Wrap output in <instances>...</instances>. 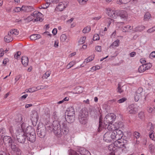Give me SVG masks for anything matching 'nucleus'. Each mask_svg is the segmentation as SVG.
Here are the masks:
<instances>
[{
    "label": "nucleus",
    "mask_w": 155,
    "mask_h": 155,
    "mask_svg": "<svg viewBox=\"0 0 155 155\" xmlns=\"http://www.w3.org/2000/svg\"><path fill=\"white\" fill-rule=\"evenodd\" d=\"M52 33L54 35H55L57 33V30L56 28H54L52 31Z\"/></svg>",
    "instance_id": "obj_61"
},
{
    "label": "nucleus",
    "mask_w": 155,
    "mask_h": 155,
    "mask_svg": "<svg viewBox=\"0 0 155 155\" xmlns=\"http://www.w3.org/2000/svg\"><path fill=\"white\" fill-rule=\"evenodd\" d=\"M145 29V27L143 26H138L136 27L134 30L135 32L141 31Z\"/></svg>",
    "instance_id": "obj_30"
},
{
    "label": "nucleus",
    "mask_w": 155,
    "mask_h": 155,
    "mask_svg": "<svg viewBox=\"0 0 155 155\" xmlns=\"http://www.w3.org/2000/svg\"><path fill=\"white\" fill-rule=\"evenodd\" d=\"M34 15V18H35L34 19L33 22L37 21H39L40 22H42L43 19L40 16H38V15Z\"/></svg>",
    "instance_id": "obj_28"
},
{
    "label": "nucleus",
    "mask_w": 155,
    "mask_h": 155,
    "mask_svg": "<svg viewBox=\"0 0 155 155\" xmlns=\"http://www.w3.org/2000/svg\"><path fill=\"white\" fill-rule=\"evenodd\" d=\"M63 119L64 120H65L66 121H65L63 122H65L67 124L66 122H68V123H71L74 122L75 119V115H71L70 116L67 115V118L65 116L63 117ZM63 122L61 121V123ZM67 125V124H66Z\"/></svg>",
    "instance_id": "obj_12"
},
{
    "label": "nucleus",
    "mask_w": 155,
    "mask_h": 155,
    "mask_svg": "<svg viewBox=\"0 0 155 155\" xmlns=\"http://www.w3.org/2000/svg\"><path fill=\"white\" fill-rule=\"evenodd\" d=\"M128 0H117V4L120 5L121 4H126L128 2Z\"/></svg>",
    "instance_id": "obj_35"
},
{
    "label": "nucleus",
    "mask_w": 155,
    "mask_h": 155,
    "mask_svg": "<svg viewBox=\"0 0 155 155\" xmlns=\"http://www.w3.org/2000/svg\"><path fill=\"white\" fill-rule=\"evenodd\" d=\"M119 40L117 39L114 42L112 43L111 45L110 46V48H114V47H117L119 46Z\"/></svg>",
    "instance_id": "obj_29"
},
{
    "label": "nucleus",
    "mask_w": 155,
    "mask_h": 155,
    "mask_svg": "<svg viewBox=\"0 0 155 155\" xmlns=\"http://www.w3.org/2000/svg\"><path fill=\"white\" fill-rule=\"evenodd\" d=\"M22 119H23L22 116H21V115H20L19 116V117L18 118V122H20L22 123Z\"/></svg>",
    "instance_id": "obj_58"
},
{
    "label": "nucleus",
    "mask_w": 155,
    "mask_h": 155,
    "mask_svg": "<svg viewBox=\"0 0 155 155\" xmlns=\"http://www.w3.org/2000/svg\"><path fill=\"white\" fill-rule=\"evenodd\" d=\"M3 140V143H4L5 145L7 143L10 144L9 145H11L12 144H14V141L12 139V137L9 136H4Z\"/></svg>",
    "instance_id": "obj_11"
},
{
    "label": "nucleus",
    "mask_w": 155,
    "mask_h": 155,
    "mask_svg": "<svg viewBox=\"0 0 155 155\" xmlns=\"http://www.w3.org/2000/svg\"><path fill=\"white\" fill-rule=\"evenodd\" d=\"M145 66L146 65H144L143 64L140 66L139 67L138 69L139 72L140 73H142L144 72L146 70V69L145 68Z\"/></svg>",
    "instance_id": "obj_33"
},
{
    "label": "nucleus",
    "mask_w": 155,
    "mask_h": 155,
    "mask_svg": "<svg viewBox=\"0 0 155 155\" xmlns=\"http://www.w3.org/2000/svg\"><path fill=\"white\" fill-rule=\"evenodd\" d=\"M96 50L98 52H101V47L100 46H97L96 47Z\"/></svg>",
    "instance_id": "obj_57"
},
{
    "label": "nucleus",
    "mask_w": 155,
    "mask_h": 155,
    "mask_svg": "<svg viewBox=\"0 0 155 155\" xmlns=\"http://www.w3.org/2000/svg\"><path fill=\"white\" fill-rule=\"evenodd\" d=\"M16 138L18 141L21 143H24L27 140L26 136L25 133L21 132L16 134Z\"/></svg>",
    "instance_id": "obj_7"
},
{
    "label": "nucleus",
    "mask_w": 155,
    "mask_h": 155,
    "mask_svg": "<svg viewBox=\"0 0 155 155\" xmlns=\"http://www.w3.org/2000/svg\"><path fill=\"white\" fill-rule=\"evenodd\" d=\"M25 124L24 123H22V124H21V128L22 131L21 132L23 133H25Z\"/></svg>",
    "instance_id": "obj_48"
},
{
    "label": "nucleus",
    "mask_w": 155,
    "mask_h": 155,
    "mask_svg": "<svg viewBox=\"0 0 155 155\" xmlns=\"http://www.w3.org/2000/svg\"><path fill=\"white\" fill-rule=\"evenodd\" d=\"M150 57H152L153 58H155V51L152 52L150 54Z\"/></svg>",
    "instance_id": "obj_60"
},
{
    "label": "nucleus",
    "mask_w": 155,
    "mask_h": 155,
    "mask_svg": "<svg viewBox=\"0 0 155 155\" xmlns=\"http://www.w3.org/2000/svg\"><path fill=\"white\" fill-rule=\"evenodd\" d=\"M27 140L31 143H34L36 140L35 133L26 135Z\"/></svg>",
    "instance_id": "obj_14"
},
{
    "label": "nucleus",
    "mask_w": 155,
    "mask_h": 155,
    "mask_svg": "<svg viewBox=\"0 0 155 155\" xmlns=\"http://www.w3.org/2000/svg\"><path fill=\"white\" fill-rule=\"evenodd\" d=\"M108 147V150L110 152L109 153L110 155H115L117 148L115 147L114 143L109 145Z\"/></svg>",
    "instance_id": "obj_13"
},
{
    "label": "nucleus",
    "mask_w": 155,
    "mask_h": 155,
    "mask_svg": "<svg viewBox=\"0 0 155 155\" xmlns=\"http://www.w3.org/2000/svg\"><path fill=\"white\" fill-rule=\"evenodd\" d=\"M88 112L86 108H82L78 114V119L79 122L83 125H86L88 121Z\"/></svg>",
    "instance_id": "obj_3"
},
{
    "label": "nucleus",
    "mask_w": 155,
    "mask_h": 155,
    "mask_svg": "<svg viewBox=\"0 0 155 155\" xmlns=\"http://www.w3.org/2000/svg\"><path fill=\"white\" fill-rule=\"evenodd\" d=\"M117 141H115L114 143V144L115 147L118 148H122L124 147L123 142H122V139L119 140H117Z\"/></svg>",
    "instance_id": "obj_19"
},
{
    "label": "nucleus",
    "mask_w": 155,
    "mask_h": 155,
    "mask_svg": "<svg viewBox=\"0 0 155 155\" xmlns=\"http://www.w3.org/2000/svg\"><path fill=\"white\" fill-rule=\"evenodd\" d=\"M78 151L81 155H86V154L88 155H91L89 151L87 150L85 148L83 147H80L78 149Z\"/></svg>",
    "instance_id": "obj_21"
},
{
    "label": "nucleus",
    "mask_w": 155,
    "mask_h": 155,
    "mask_svg": "<svg viewBox=\"0 0 155 155\" xmlns=\"http://www.w3.org/2000/svg\"><path fill=\"white\" fill-rule=\"evenodd\" d=\"M34 15L32 13L31 15L29 16L27 18H26V20L29 21H33L34 20Z\"/></svg>",
    "instance_id": "obj_43"
},
{
    "label": "nucleus",
    "mask_w": 155,
    "mask_h": 155,
    "mask_svg": "<svg viewBox=\"0 0 155 155\" xmlns=\"http://www.w3.org/2000/svg\"><path fill=\"white\" fill-rule=\"evenodd\" d=\"M21 53L20 51H17L16 53L14 55V58L16 59H17L18 57L21 54Z\"/></svg>",
    "instance_id": "obj_52"
},
{
    "label": "nucleus",
    "mask_w": 155,
    "mask_h": 155,
    "mask_svg": "<svg viewBox=\"0 0 155 155\" xmlns=\"http://www.w3.org/2000/svg\"><path fill=\"white\" fill-rule=\"evenodd\" d=\"M75 64V62L74 61H71L67 65V67H69L68 68H71V67L73 66Z\"/></svg>",
    "instance_id": "obj_49"
},
{
    "label": "nucleus",
    "mask_w": 155,
    "mask_h": 155,
    "mask_svg": "<svg viewBox=\"0 0 155 155\" xmlns=\"http://www.w3.org/2000/svg\"><path fill=\"white\" fill-rule=\"evenodd\" d=\"M65 115H75V111L73 107H71L68 108L65 113Z\"/></svg>",
    "instance_id": "obj_16"
},
{
    "label": "nucleus",
    "mask_w": 155,
    "mask_h": 155,
    "mask_svg": "<svg viewBox=\"0 0 155 155\" xmlns=\"http://www.w3.org/2000/svg\"><path fill=\"white\" fill-rule=\"evenodd\" d=\"M25 132L26 135L35 133V129L30 126H28L27 127L26 129Z\"/></svg>",
    "instance_id": "obj_18"
},
{
    "label": "nucleus",
    "mask_w": 155,
    "mask_h": 155,
    "mask_svg": "<svg viewBox=\"0 0 155 155\" xmlns=\"http://www.w3.org/2000/svg\"><path fill=\"white\" fill-rule=\"evenodd\" d=\"M6 133V130L4 127H1L0 128V138H2L3 136H5Z\"/></svg>",
    "instance_id": "obj_31"
},
{
    "label": "nucleus",
    "mask_w": 155,
    "mask_h": 155,
    "mask_svg": "<svg viewBox=\"0 0 155 155\" xmlns=\"http://www.w3.org/2000/svg\"><path fill=\"white\" fill-rule=\"evenodd\" d=\"M12 150L10 155H21V151L20 148L15 144L9 145Z\"/></svg>",
    "instance_id": "obj_5"
},
{
    "label": "nucleus",
    "mask_w": 155,
    "mask_h": 155,
    "mask_svg": "<svg viewBox=\"0 0 155 155\" xmlns=\"http://www.w3.org/2000/svg\"><path fill=\"white\" fill-rule=\"evenodd\" d=\"M150 14L149 12L146 13L144 16L145 20L147 21L150 18Z\"/></svg>",
    "instance_id": "obj_41"
},
{
    "label": "nucleus",
    "mask_w": 155,
    "mask_h": 155,
    "mask_svg": "<svg viewBox=\"0 0 155 155\" xmlns=\"http://www.w3.org/2000/svg\"><path fill=\"white\" fill-rule=\"evenodd\" d=\"M65 8L66 7L65 5L62 2H60L57 7V9L60 11H63Z\"/></svg>",
    "instance_id": "obj_27"
},
{
    "label": "nucleus",
    "mask_w": 155,
    "mask_h": 155,
    "mask_svg": "<svg viewBox=\"0 0 155 155\" xmlns=\"http://www.w3.org/2000/svg\"><path fill=\"white\" fill-rule=\"evenodd\" d=\"M91 29V28L90 27L87 26L84 28L83 30V33L85 34L89 32Z\"/></svg>",
    "instance_id": "obj_36"
},
{
    "label": "nucleus",
    "mask_w": 155,
    "mask_h": 155,
    "mask_svg": "<svg viewBox=\"0 0 155 155\" xmlns=\"http://www.w3.org/2000/svg\"><path fill=\"white\" fill-rule=\"evenodd\" d=\"M116 118V116L114 114H108L104 118V125H102V118L100 116L99 119V125L98 128V131L100 132L101 131L102 128H106V126L108 124H111L114 121Z\"/></svg>",
    "instance_id": "obj_2"
},
{
    "label": "nucleus",
    "mask_w": 155,
    "mask_h": 155,
    "mask_svg": "<svg viewBox=\"0 0 155 155\" xmlns=\"http://www.w3.org/2000/svg\"><path fill=\"white\" fill-rule=\"evenodd\" d=\"M86 39V37H83L81 38L80 39L79 41V43L80 44H82L84 43L85 40Z\"/></svg>",
    "instance_id": "obj_39"
},
{
    "label": "nucleus",
    "mask_w": 155,
    "mask_h": 155,
    "mask_svg": "<svg viewBox=\"0 0 155 155\" xmlns=\"http://www.w3.org/2000/svg\"><path fill=\"white\" fill-rule=\"evenodd\" d=\"M14 34L15 35H18V31L17 29H14Z\"/></svg>",
    "instance_id": "obj_63"
},
{
    "label": "nucleus",
    "mask_w": 155,
    "mask_h": 155,
    "mask_svg": "<svg viewBox=\"0 0 155 155\" xmlns=\"http://www.w3.org/2000/svg\"><path fill=\"white\" fill-rule=\"evenodd\" d=\"M92 68V69L94 70H98L100 68V67L99 66H97V67L96 66H94Z\"/></svg>",
    "instance_id": "obj_64"
},
{
    "label": "nucleus",
    "mask_w": 155,
    "mask_h": 155,
    "mask_svg": "<svg viewBox=\"0 0 155 155\" xmlns=\"http://www.w3.org/2000/svg\"><path fill=\"white\" fill-rule=\"evenodd\" d=\"M127 111L130 114H135L137 112L138 109L135 105L132 104L128 107Z\"/></svg>",
    "instance_id": "obj_9"
},
{
    "label": "nucleus",
    "mask_w": 155,
    "mask_h": 155,
    "mask_svg": "<svg viewBox=\"0 0 155 155\" xmlns=\"http://www.w3.org/2000/svg\"><path fill=\"white\" fill-rule=\"evenodd\" d=\"M115 135L113 132H107L104 135L103 139L107 142H110L113 139H115Z\"/></svg>",
    "instance_id": "obj_6"
},
{
    "label": "nucleus",
    "mask_w": 155,
    "mask_h": 155,
    "mask_svg": "<svg viewBox=\"0 0 155 155\" xmlns=\"http://www.w3.org/2000/svg\"><path fill=\"white\" fill-rule=\"evenodd\" d=\"M47 131L53 132L57 137H60L62 135L64 136L69 132L68 127L65 122L61 123V121L55 120L53 121L51 126H49Z\"/></svg>",
    "instance_id": "obj_1"
},
{
    "label": "nucleus",
    "mask_w": 155,
    "mask_h": 155,
    "mask_svg": "<svg viewBox=\"0 0 155 155\" xmlns=\"http://www.w3.org/2000/svg\"><path fill=\"white\" fill-rule=\"evenodd\" d=\"M115 133V139L116 140H119L121 139L122 137H123L124 134L123 132L121 130L115 129V131H113Z\"/></svg>",
    "instance_id": "obj_10"
},
{
    "label": "nucleus",
    "mask_w": 155,
    "mask_h": 155,
    "mask_svg": "<svg viewBox=\"0 0 155 155\" xmlns=\"http://www.w3.org/2000/svg\"><path fill=\"white\" fill-rule=\"evenodd\" d=\"M70 155H79L76 151L74 150H71L70 153Z\"/></svg>",
    "instance_id": "obj_56"
},
{
    "label": "nucleus",
    "mask_w": 155,
    "mask_h": 155,
    "mask_svg": "<svg viewBox=\"0 0 155 155\" xmlns=\"http://www.w3.org/2000/svg\"><path fill=\"white\" fill-rule=\"evenodd\" d=\"M118 87L117 88V92H119L120 93H122L123 91V90L121 89V85L118 84Z\"/></svg>",
    "instance_id": "obj_46"
},
{
    "label": "nucleus",
    "mask_w": 155,
    "mask_h": 155,
    "mask_svg": "<svg viewBox=\"0 0 155 155\" xmlns=\"http://www.w3.org/2000/svg\"><path fill=\"white\" fill-rule=\"evenodd\" d=\"M136 54V52L134 51L131 52L130 54V57H134V56H135Z\"/></svg>",
    "instance_id": "obj_62"
},
{
    "label": "nucleus",
    "mask_w": 155,
    "mask_h": 155,
    "mask_svg": "<svg viewBox=\"0 0 155 155\" xmlns=\"http://www.w3.org/2000/svg\"><path fill=\"white\" fill-rule=\"evenodd\" d=\"M0 155H10V154L7 153L5 151H1L0 152Z\"/></svg>",
    "instance_id": "obj_59"
},
{
    "label": "nucleus",
    "mask_w": 155,
    "mask_h": 155,
    "mask_svg": "<svg viewBox=\"0 0 155 155\" xmlns=\"http://www.w3.org/2000/svg\"><path fill=\"white\" fill-rule=\"evenodd\" d=\"M32 14L33 15H35L36 14V15H37L39 16H40L41 17L42 16V14L39 12H34L32 13Z\"/></svg>",
    "instance_id": "obj_53"
},
{
    "label": "nucleus",
    "mask_w": 155,
    "mask_h": 155,
    "mask_svg": "<svg viewBox=\"0 0 155 155\" xmlns=\"http://www.w3.org/2000/svg\"><path fill=\"white\" fill-rule=\"evenodd\" d=\"M126 100V99L123 97L117 101V102L119 103H121L124 102Z\"/></svg>",
    "instance_id": "obj_54"
},
{
    "label": "nucleus",
    "mask_w": 155,
    "mask_h": 155,
    "mask_svg": "<svg viewBox=\"0 0 155 155\" xmlns=\"http://www.w3.org/2000/svg\"><path fill=\"white\" fill-rule=\"evenodd\" d=\"M21 62L25 67L26 66L28 63V57L26 56H22L21 58Z\"/></svg>",
    "instance_id": "obj_23"
},
{
    "label": "nucleus",
    "mask_w": 155,
    "mask_h": 155,
    "mask_svg": "<svg viewBox=\"0 0 155 155\" xmlns=\"http://www.w3.org/2000/svg\"><path fill=\"white\" fill-rule=\"evenodd\" d=\"M138 91L135 93V94L134 100L136 101H137L139 100L141 95L140 93L142 91V89L141 88H139Z\"/></svg>",
    "instance_id": "obj_22"
},
{
    "label": "nucleus",
    "mask_w": 155,
    "mask_h": 155,
    "mask_svg": "<svg viewBox=\"0 0 155 155\" xmlns=\"http://www.w3.org/2000/svg\"><path fill=\"white\" fill-rule=\"evenodd\" d=\"M138 117L141 119H143L144 117V115L143 112H140L138 114Z\"/></svg>",
    "instance_id": "obj_40"
},
{
    "label": "nucleus",
    "mask_w": 155,
    "mask_h": 155,
    "mask_svg": "<svg viewBox=\"0 0 155 155\" xmlns=\"http://www.w3.org/2000/svg\"><path fill=\"white\" fill-rule=\"evenodd\" d=\"M46 2L48 3L49 4L51 3H57L58 2L59 0H45Z\"/></svg>",
    "instance_id": "obj_38"
},
{
    "label": "nucleus",
    "mask_w": 155,
    "mask_h": 155,
    "mask_svg": "<svg viewBox=\"0 0 155 155\" xmlns=\"http://www.w3.org/2000/svg\"><path fill=\"white\" fill-rule=\"evenodd\" d=\"M41 37V36L40 35L33 34L30 36V38L32 40H35L40 38Z\"/></svg>",
    "instance_id": "obj_26"
},
{
    "label": "nucleus",
    "mask_w": 155,
    "mask_h": 155,
    "mask_svg": "<svg viewBox=\"0 0 155 155\" xmlns=\"http://www.w3.org/2000/svg\"><path fill=\"white\" fill-rule=\"evenodd\" d=\"M30 92H33L38 90V87H33L31 88H30Z\"/></svg>",
    "instance_id": "obj_50"
},
{
    "label": "nucleus",
    "mask_w": 155,
    "mask_h": 155,
    "mask_svg": "<svg viewBox=\"0 0 155 155\" xmlns=\"http://www.w3.org/2000/svg\"><path fill=\"white\" fill-rule=\"evenodd\" d=\"M107 125L108 126L107 127H106V128H107L108 130L109 131V132H111L113 130L115 131V128L113 127V125H112V124H108Z\"/></svg>",
    "instance_id": "obj_32"
},
{
    "label": "nucleus",
    "mask_w": 155,
    "mask_h": 155,
    "mask_svg": "<svg viewBox=\"0 0 155 155\" xmlns=\"http://www.w3.org/2000/svg\"><path fill=\"white\" fill-rule=\"evenodd\" d=\"M47 129L45 125L41 124L37 127V132L40 137L44 138L46 133Z\"/></svg>",
    "instance_id": "obj_4"
},
{
    "label": "nucleus",
    "mask_w": 155,
    "mask_h": 155,
    "mask_svg": "<svg viewBox=\"0 0 155 155\" xmlns=\"http://www.w3.org/2000/svg\"><path fill=\"white\" fill-rule=\"evenodd\" d=\"M30 119L33 126H36L38 119V112L35 110L33 111L31 114Z\"/></svg>",
    "instance_id": "obj_8"
},
{
    "label": "nucleus",
    "mask_w": 155,
    "mask_h": 155,
    "mask_svg": "<svg viewBox=\"0 0 155 155\" xmlns=\"http://www.w3.org/2000/svg\"><path fill=\"white\" fill-rule=\"evenodd\" d=\"M99 38L100 37L99 35L97 34H96L94 35L93 39L94 41H96L99 40Z\"/></svg>",
    "instance_id": "obj_45"
},
{
    "label": "nucleus",
    "mask_w": 155,
    "mask_h": 155,
    "mask_svg": "<svg viewBox=\"0 0 155 155\" xmlns=\"http://www.w3.org/2000/svg\"><path fill=\"white\" fill-rule=\"evenodd\" d=\"M134 134V136L136 139L138 138L140 136V134L137 132H135Z\"/></svg>",
    "instance_id": "obj_51"
},
{
    "label": "nucleus",
    "mask_w": 155,
    "mask_h": 155,
    "mask_svg": "<svg viewBox=\"0 0 155 155\" xmlns=\"http://www.w3.org/2000/svg\"><path fill=\"white\" fill-rule=\"evenodd\" d=\"M144 65H146L145 67L146 70L150 69L152 66L151 63H150L145 64Z\"/></svg>",
    "instance_id": "obj_37"
},
{
    "label": "nucleus",
    "mask_w": 155,
    "mask_h": 155,
    "mask_svg": "<svg viewBox=\"0 0 155 155\" xmlns=\"http://www.w3.org/2000/svg\"><path fill=\"white\" fill-rule=\"evenodd\" d=\"M118 16L123 18H126L128 16L127 12L123 10L118 11Z\"/></svg>",
    "instance_id": "obj_20"
},
{
    "label": "nucleus",
    "mask_w": 155,
    "mask_h": 155,
    "mask_svg": "<svg viewBox=\"0 0 155 155\" xmlns=\"http://www.w3.org/2000/svg\"><path fill=\"white\" fill-rule=\"evenodd\" d=\"M33 8L31 6H23L22 7V10L25 12H31L33 10Z\"/></svg>",
    "instance_id": "obj_24"
},
{
    "label": "nucleus",
    "mask_w": 155,
    "mask_h": 155,
    "mask_svg": "<svg viewBox=\"0 0 155 155\" xmlns=\"http://www.w3.org/2000/svg\"><path fill=\"white\" fill-rule=\"evenodd\" d=\"M94 58V56H89V57L85 59V61L84 62V63L85 64H86L87 63L93 60Z\"/></svg>",
    "instance_id": "obj_34"
},
{
    "label": "nucleus",
    "mask_w": 155,
    "mask_h": 155,
    "mask_svg": "<svg viewBox=\"0 0 155 155\" xmlns=\"http://www.w3.org/2000/svg\"><path fill=\"white\" fill-rule=\"evenodd\" d=\"M15 12H19L20 11H23L22 10V8H21L20 7H16L15 8L14 10Z\"/></svg>",
    "instance_id": "obj_55"
},
{
    "label": "nucleus",
    "mask_w": 155,
    "mask_h": 155,
    "mask_svg": "<svg viewBox=\"0 0 155 155\" xmlns=\"http://www.w3.org/2000/svg\"><path fill=\"white\" fill-rule=\"evenodd\" d=\"M49 5L50 4L49 3L46 2V3H45V4L43 5V6H40L39 8L40 9H46L49 6Z\"/></svg>",
    "instance_id": "obj_42"
},
{
    "label": "nucleus",
    "mask_w": 155,
    "mask_h": 155,
    "mask_svg": "<svg viewBox=\"0 0 155 155\" xmlns=\"http://www.w3.org/2000/svg\"><path fill=\"white\" fill-rule=\"evenodd\" d=\"M13 40L11 35H9V32H8V35L5 37V40L6 42L9 43L12 41Z\"/></svg>",
    "instance_id": "obj_25"
},
{
    "label": "nucleus",
    "mask_w": 155,
    "mask_h": 155,
    "mask_svg": "<svg viewBox=\"0 0 155 155\" xmlns=\"http://www.w3.org/2000/svg\"><path fill=\"white\" fill-rule=\"evenodd\" d=\"M107 14L109 16L114 18H116L118 16V11L110 10L109 11L108 10Z\"/></svg>",
    "instance_id": "obj_15"
},
{
    "label": "nucleus",
    "mask_w": 155,
    "mask_h": 155,
    "mask_svg": "<svg viewBox=\"0 0 155 155\" xmlns=\"http://www.w3.org/2000/svg\"><path fill=\"white\" fill-rule=\"evenodd\" d=\"M50 74V73L48 71H47L43 75L42 78H47L48 77Z\"/></svg>",
    "instance_id": "obj_47"
},
{
    "label": "nucleus",
    "mask_w": 155,
    "mask_h": 155,
    "mask_svg": "<svg viewBox=\"0 0 155 155\" xmlns=\"http://www.w3.org/2000/svg\"><path fill=\"white\" fill-rule=\"evenodd\" d=\"M123 123L120 121L116 122L113 125V127L115 128V129H119L120 128L122 129L124 128Z\"/></svg>",
    "instance_id": "obj_17"
},
{
    "label": "nucleus",
    "mask_w": 155,
    "mask_h": 155,
    "mask_svg": "<svg viewBox=\"0 0 155 155\" xmlns=\"http://www.w3.org/2000/svg\"><path fill=\"white\" fill-rule=\"evenodd\" d=\"M67 38V36L65 34H62L60 37L61 40L62 42L64 41Z\"/></svg>",
    "instance_id": "obj_44"
}]
</instances>
